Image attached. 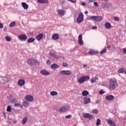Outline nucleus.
Wrapping results in <instances>:
<instances>
[{
    "label": "nucleus",
    "mask_w": 126,
    "mask_h": 126,
    "mask_svg": "<svg viewBox=\"0 0 126 126\" xmlns=\"http://www.w3.org/2000/svg\"><path fill=\"white\" fill-rule=\"evenodd\" d=\"M119 86V84L117 82L116 78H111L109 80V90H115Z\"/></svg>",
    "instance_id": "nucleus-1"
},
{
    "label": "nucleus",
    "mask_w": 126,
    "mask_h": 126,
    "mask_svg": "<svg viewBox=\"0 0 126 126\" xmlns=\"http://www.w3.org/2000/svg\"><path fill=\"white\" fill-rule=\"evenodd\" d=\"M87 20H95L97 22H100L103 20L102 16H92L87 18Z\"/></svg>",
    "instance_id": "nucleus-2"
},
{
    "label": "nucleus",
    "mask_w": 126,
    "mask_h": 126,
    "mask_svg": "<svg viewBox=\"0 0 126 126\" xmlns=\"http://www.w3.org/2000/svg\"><path fill=\"white\" fill-rule=\"evenodd\" d=\"M90 79V77H89V76H83L79 78L78 82L79 83V84H82V83H84L85 82V81H88V80Z\"/></svg>",
    "instance_id": "nucleus-3"
},
{
    "label": "nucleus",
    "mask_w": 126,
    "mask_h": 126,
    "mask_svg": "<svg viewBox=\"0 0 126 126\" xmlns=\"http://www.w3.org/2000/svg\"><path fill=\"white\" fill-rule=\"evenodd\" d=\"M68 110H69V106L68 105H65L59 109V112L60 113H65L66 112H68Z\"/></svg>",
    "instance_id": "nucleus-4"
},
{
    "label": "nucleus",
    "mask_w": 126,
    "mask_h": 126,
    "mask_svg": "<svg viewBox=\"0 0 126 126\" xmlns=\"http://www.w3.org/2000/svg\"><path fill=\"white\" fill-rule=\"evenodd\" d=\"M60 74L62 75H70L71 73H72V72H71V70H61L60 72Z\"/></svg>",
    "instance_id": "nucleus-5"
},
{
    "label": "nucleus",
    "mask_w": 126,
    "mask_h": 126,
    "mask_svg": "<svg viewBox=\"0 0 126 126\" xmlns=\"http://www.w3.org/2000/svg\"><path fill=\"white\" fill-rule=\"evenodd\" d=\"M84 19V16H83V13H80L79 14V16L77 18V23H81V22H83Z\"/></svg>",
    "instance_id": "nucleus-6"
},
{
    "label": "nucleus",
    "mask_w": 126,
    "mask_h": 126,
    "mask_svg": "<svg viewBox=\"0 0 126 126\" xmlns=\"http://www.w3.org/2000/svg\"><path fill=\"white\" fill-rule=\"evenodd\" d=\"M18 38L20 41H25L27 40V36L25 34L18 35Z\"/></svg>",
    "instance_id": "nucleus-7"
},
{
    "label": "nucleus",
    "mask_w": 126,
    "mask_h": 126,
    "mask_svg": "<svg viewBox=\"0 0 126 126\" xmlns=\"http://www.w3.org/2000/svg\"><path fill=\"white\" fill-rule=\"evenodd\" d=\"M83 117L85 119H89V120H93V116L90 115L89 113H83Z\"/></svg>",
    "instance_id": "nucleus-8"
},
{
    "label": "nucleus",
    "mask_w": 126,
    "mask_h": 126,
    "mask_svg": "<svg viewBox=\"0 0 126 126\" xmlns=\"http://www.w3.org/2000/svg\"><path fill=\"white\" fill-rule=\"evenodd\" d=\"M25 99L27 101H28V102H32V101L34 100V98L33 97V96L31 95H28L25 97Z\"/></svg>",
    "instance_id": "nucleus-9"
},
{
    "label": "nucleus",
    "mask_w": 126,
    "mask_h": 126,
    "mask_svg": "<svg viewBox=\"0 0 126 126\" xmlns=\"http://www.w3.org/2000/svg\"><path fill=\"white\" fill-rule=\"evenodd\" d=\"M78 43L80 46L83 45V40H82V34H80L78 36Z\"/></svg>",
    "instance_id": "nucleus-10"
},
{
    "label": "nucleus",
    "mask_w": 126,
    "mask_h": 126,
    "mask_svg": "<svg viewBox=\"0 0 126 126\" xmlns=\"http://www.w3.org/2000/svg\"><path fill=\"white\" fill-rule=\"evenodd\" d=\"M106 121L107 122L108 125H110V126H116V123L110 119H107Z\"/></svg>",
    "instance_id": "nucleus-11"
},
{
    "label": "nucleus",
    "mask_w": 126,
    "mask_h": 126,
    "mask_svg": "<svg viewBox=\"0 0 126 126\" xmlns=\"http://www.w3.org/2000/svg\"><path fill=\"white\" fill-rule=\"evenodd\" d=\"M106 100H108V101H112V100H114L115 99V96L113 95H106L105 96Z\"/></svg>",
    "instance_id": "nucleus-12"
},
{
    "label": "nucleus",
    "mask_w": 126,
    "mask_h": 126,
    "mask_svg": "<svg viewBox=\"0 0 126 126\" xmlns=\"http://www.w3.org/2000/svg\"><path fill=\"white\" fill-rule=\"evenodd\" d=\"M40 73L42 75H50V72L45 69H42L40 71Z\"/></svg>",
    "instance_id": "nucleus-13"
},
{
    "label": "nucleus",
    "mask_w": 126,
    "mask_h": 126,
    "mask_svg": "<svg viewBox=\"0 0 126 126\" xmlns=\"http://www.w3.org/2000/svg\"><path fill=\"white\" fill-rule=\"evenodd\" d=\"M53 40H57L60 39V35L58 33H54L52 35Z\"/></svg>",
    "instance_id": "nucleus-14"
},
{
    "label": "nucleus",
    "mask_w": 126,
    "mask_h": 126,
    "mask_svg": "<svg viewBox=\"0 0 126 126\" xmlns=\"http://www.w3.org/2000/svg\"><path fill=\"white\" fill-rule=\"evenodd\" d=\"M65 11L63 9H59L58 10V14L59 16H63L64 15Z\"/></svg>",
    "instance_id": "nucleus-15"
},
{
    "label": "nucleus",
    "mask_w": 126,
    "mask_h": 126,
    "mask_svg": "<svg viewBox=\"0 0 126 126\" xmlns=\"http://www.w3.org/2000/svg\"><path fill=\"white\" fill-rule=\"evenodd\" d=\"M18 84L19 86H23L25 84V81L23 79H20L18 81Z\"/></svg>",
    "instance_id": "nucleus-16"
},
{
    "label": "nucleus",
    "mask_w": 126,
    "mask_h": 126,
    "mask_svg": "<svg viewBox=\"0 0 126 126\" xmlns=\"http://www.w3.org/2000/svg\"><path fill=\"white\" fill-rule=\"evenodd\" d=\"M89 55H91V56L93 55H96L98 54V51H95L94 50H91L88 52Z\"/></svg>",
    "instance_id": "nucleus-17"
},
{
    "label": "nucleus",
    "mask_w": 126,
    "mask_h": 126,
    "mask_svg": "<svg viewBox=\"0 0 126 126\" xmlns=\"http://www.w3.org/2000/svg\"><path fill=\"white\" fill-rule=\"evenodd\" d=\"M91 102L90 98L86 96L84 98V104H89Z\"/></svg>",
    "instance_id": "nucleus-18"
},
{
    "label": "nucleus",
    "mask_w": 126,
    "mask_h": 126,
    "mask_svg": "<svg viewBox=\"0 0 126 126\" xmlns=\"http://www.w3.org/2000/svg\"><path fill=\"white\" fill-rule=\"evenodd\" d=\"M27 63L29 65H33L34 64V59H28Z\"/></svg>",
    "instance_id": "nucleus-19"
},
{
    "label": "nucleus",
    "mask_w": 126,
    "mask_h": 126,
    "mask_svg": "<svg viewBox=\"0 0 126 126\" xmlns=\"http://www.w3.org/2000/svg\"><path fill=\"white\" fill-rule=\"evenodd\" d=\"M59 67V65H58L56 63H53L51 65V68H52L53 69H58Z\"/></svg>",
    "instance_id": "nucleus-20"
},
{
    "label": "nucleus",
    "mask_w": 126,
    "mask_h": 126,
    "mask_svg": "<svg viewBox=\"0 0 126 126\" xmlns=\"http://www.w3.org/2000/svg\"><path fill=\"white\" fill-rule=\"evenodd\" d=\"M111 24L109 22H106L104 24V27L106 29H110L111 28Z\"/></svg>",
    "instance_id": "nucleus-21"
},
{
    "label": "nucleus",
    "mask_w": 126,
    "mask_h": 126,
    "mask_svg": "<svg viewBox=\"0 0 126 126\" xmlns=\"http://www.w3.org/2000/svg\"><path fill=\"white\" fill-rule=\"evenodd\" d=\"M43 34L40 33L36 36V39L38 41H40L41 39L43 38Z\"/></svg>",
    "instance_id": "nucleus-22"
},
{
    "label": "nucleus",
    "mask_w": 126,
    "mask_h": 126,
    "mask_svg": "<svg viewBox=\"0 0 126 126\" xmlns=\"http://www.w3.org/2000/svg\"><path fill=\"white\" fill-rule=\"evenodd\" d=\"M99 79H98V77H95L94 78H93L90 80L91 83H94V82H97Z\"/></svg>",
    "instance_id": "nucleus-23"
},
{
    "label": "nucleus",
    "mask_w": 126,
    "mask_h": 126,
    "mask_svg": "<svg viewBox=\"0 0 126 126\" xmlns=\"http://www.w3.org/2000/svg\"><path fill=\"white\" fill-rule=\"evenodd\" d=\"M37 1L39 3H49L48 0H37Z\"/></svg>",
    "instance_id": "nucleus-24"
},
{
    "label": "nucleus",
    "mask_w": 126,
    "mask_h": 126,
    "mask_svg": "<svg viewBox=\"0 0 126 126\" xmlns=\"http://www.w3.org/2000/svg\"><path fill=\"white\" fill-rule=\"evenodd\" d=\"M104 6L106 7V8H111V7H112V3L107 2L104 4Z\"/></svg>",
    "instance_id": "nucleus-25"
},
{
    "label": "nucleus",
    "mask_w": 126,
    "mask_h": 126,
    "mask_svg": "<svg viewBox=\"0 0 126 126\" xmlns=\"http://www.w3.org/2000/svg\"><path fill=\"white\" fill-rule=\"evenodd\" d=\"M22 5L24 9H28V5L25 2H22Z\"/></svg>",
    "instance_id": "nucleus-26"
},
{
    "label": "nucleus",
    "mask_w": 126,
    "mask_h": 126,
    "mask_svg": "<svg viewBox=\"0 0 126 126\" xmlns=\"http://www.w3.org/2000/svg\"><path fill=\"white\" fill-rule=\"evenodd\" d=\"M35 41V38L33 37H30L27 40L28 43H32Z\"/></svg>",
    "instance_id": "nucleus-27"
},
{
    "label": "nucleus",
    "mask_w": 126,
    "mask_h": 126,
    "mask_svg": "<svg viewBox=\"0 0 126 126\" xmlns=\"http://www.w3.org/2000/svg\"><path fill=\"white\" fill-rule=\"evenodd\" d=\"M88 94H89V93L87 91H83L82 92V95L83 96H87V95H88Z\"/></svg>",
    "instance_id": "nucleus-28"
},
{
    "label": "nucleus",
    "mask_w": 126,
    "mask_h": 126,
    "mask_svg": "<svg viewBox=\"0 0 126 126\" xmlns=\"http://www.w3.org/2000/svg\"><path fill=\"white\" fill-rule=\"evenodd\" d=\"M22 104H23V106H24V107H28V106H29V103L27 101H23Z\"/></svg>",
    "instance_id": "nucleus-29"
},
{
    "label": "nucleus",
    "mask_w": 126,
    "mask_h": 126,
    "mask_svg": "<svg viewBox=\"0 0 126 126\" xmlns=\"http://www.w3.org/2000/svg\"><path fill=\"white\" fill-rule=\"evenodd\" d=\"M50 95L51 96H56V95H58V92L56 91H52L50 93Z\"/></svg>",
    "instance_id": "nucleus-30"
},
{
    "label": "nucleus",
    "mask_w": 126,
    "mask_h": 126,
    "mask_svg": "<svg viewBox=\"0 0 126 126\" xmlns=\"http://www.w3.org/2000/svg\"><path fill=\"white\" fill-rule=\"evenodd\" d=\"M119 73H124L125 72V68H121L118 69V70Z\"/></svg>",
    "instance_id": "nucleus-31"
},
{
    "label": "nucleus",
    "mask_w": 126,
    "mask_h": 126,
    "mask_svg": "<svg viewBox=\"0 0 126 126\" xmlns=\"http://www.w3.org/2000/svg\"><path fill=\"white\" fill-rule=\"evenodd\" d=\"M49 55L51 56V57H53V58H57V54H56L55 53L50 52Z\"/></svg>",
    "instance_id": "nucleus-32"
},
{
    "label": "nucleus",
    "mask_w": 126,
    "mask_h": 126,
    "mask_svg": "<svg viewBox=\"0 0 126 126\" xmlns=\"http://www.w3.org/2000/svg\"><path fill=\"white\" fill-rule=\"evenodd\" d=\"M5 38L7 42H10V41H11V37L8 36H5Z\"/></svg>",
    "instance_id": "nucleus-33"
},
{
    "label": "nucleus",
    "mask_w": 126,
    "mask_h": 126,
    "mask_svg": "<svg viewBox=\"0 0 126 126\" xmlns=\"http://www.w3.org/2000/svg\"><path fill=\"white\" fill-rule=\"evenodd\" d=\"M33 63H34L35 65H39L40 64V62L34 59Z\"/></svg>",
    "instance_id": "nucleus-34"
},
{
    "label": "nucleus",
    "mask_w": 126,
    "mask_h": 126,
    "mask_svg": "<svg viewBox=\"0 0 126 126\" xmlns=\"http://www.w3.org/2000/svg\"><path fill=\"white\" fill-rule=\"evenodd\" d=\"M100 125H101V120L98 119L96 120V126H100Z\"/></svg>",
    "instance_id": "nucleus-35"
},
{
    "label": "nucleus",
    "mask_w": 126,
    "mask_h": 126,
    "mask_svg": "<svg viewBox=\"0 0 126 126\" xmlns=\"http://www.w3.org/2000/svg\"><path fill=\"white\" fill-rule=\"evenodd\" d=\"M12 110V108H11V106L8 105L6 109L7 112H11Z\"/></svg>",
    "instance_id": "nucleus-36"
},
{
    "label": "nucleus",
    "mask_w": 126,
    "mask_h": 126,
    "mask_svg": "<svg viewBox=\"0 0 126 126\" xmlns=\"http://www.w3.org/2000/svg\"><path fill=\"white\" fill-rule=\"evenodd\" d=\"M106 51H107V48H105L103 50H102L100 52V54L103 55V54H105V53H106Z\"/></svg>",
    "instance_id": "nucleus-37"
},
{
    "label": "nucleus",
    "mask_w": 126,
    "mask_h": 126,
    "mask_svg": "<svg viewBox=\"0 0 126 126\" xmlns=\"http://www.w3.org/2000/svg\"><path fill=\"white\" fill-rule=\"evenodd\" d=\"M26 122H27V118L26 117V118H24V119H23V120L22 121V123L23 125H24L26 124Z\"/></svg>",
    "instance_id": "nucleus-38"
},
{
    "label": "nucleus",
    "mask_w": 126,
    "mask_h": 126,
    "mask_svg": "<svg viewBox=\"0 0 126 126\" xmlns=\"http://www.w3.org/2000/svg\"><path fill=\"white\" fill-rule=\"evenodd\" d=\"M10 27H13V26H15V22H13L11 23L9 25Z\"/></svg>",
    "instance_id": "nucleus-39"
},
{
    "label": "nucleus",
    "mask_w": 126,
    "mask_h": 126,
    "mask_svg": "<svg viewBox=\"0 0 126 126\" xmlns=\"http://www.w3.org/2000/svg\"><path fill=\"white\" fill-rule=\"evenodd\" d=\"M93 114H98V110L97 109H94L92 110Z\"/></svg>",
    "instance_id": "nucleus-40"
},
{
    "label": "nucleus",
    "mask_w": 126,
    "mask_h": 126,
    "mask_svg": "<svg viewBox=\"0 0 126 126\" xmlns=\"http://www.w3.org/2000/svg\"><path fill=\"white\" fill-rule=\"evenodd\" d=\"M14 106L15 107H22V106H21V104L19 103H15Z\"/></svg>",
    "instance_id": "nucleus-41"
},
{
    "label": "nucleus",
    "mask_w": 126,
    "mask_h": 126,
    "mask_svg": "<svg viewBox=\"0 0 126 126\" xmlns=\"http://www.w3.org/2000/svg\"><path fill=\"white\" fill-rule=\"evenodd\" d=\"M62 65H63L64 67H67L68 66V65L67 63H63Z\"/></svg>",
    "instance_id": "nucleus-42"
},
{
    "label": "nucleus",
    "mask_w": 126,
    "mask_h": 126,
    "mask_svg": "<svg viewBox=\"0 0 126 126\" xmlns=\"http://www.w3.org/2000/svg\"><path fill=\"white\" fill-rule=\"evenodd\" d=\"M115 21H119L120 20V18L118 17H114Z\"/></svg>",
    "instance_id": "nucleus-43"
},
{
    "label": "nucleus",
    "mask_w": 126,
    "mask_h": 126,
    "mask_svg": "<svg viewBox=\"0 0 126 126\" xmlns=\"http://www.w3.org/2000/svg\"><path fill=\"white\" fill-rule=\"evenodd\" d=\"M94 6H97V7L99 6V4H98V2H97L96 1L94 2Z\"/></svg>",
    "instance_id": "nucleus-44"
},
{
    "label": "nucleus",
    "mask_w": 126,
    "mask_h": 126,
    "mask_svg": "<svg viewBox=\"0 0 126 126\" xmlns=\"http://www.w3.org/2000/svg\"><path fill=\"white\" fill-rule=\"evenodd\" d=\"M71 118H72V116L70 115H68L65 116L66 119H71Z\"/></svg>",
    "instance_id": "nucleus-45"
},
{
    "label": "nucleus",
    "mask_w": 126,
    "mask_h": 126,
    "mask_svg": "<svg viewBox=\"0 0 126 126\" xmlns=\"http://www.w3.org/2000/svg\"><path fill=\"white\" fill-rule=\"evenodd\" d=\"M46 63L47 64H48V65H50V64H51V61L50 60H47L46 61Z\"/></svg>",
    "instance_id": "nucleus-46"
},
{
    "label": "nucleus",
    "mask_w": 126,
    "mask_h": 126,
    "mask_svg": "<svg viewBox=\"0 0 126 126\" xmlns=\"http://www.w3.org/2000/svg\"><path fill=\"white\" fill-rule=\"evenodd\" d=\"M92 29L93 30H96V29H97V26H94L92 27Z\"/></svg>",
    "instance_id": "nucleus-47"
},
{
    "label": "nucleus",
    "mask_w": 126,
    "mask_h": 126,
    "mask_svg": "<svg viewBox=\"0 0 126 126\" xmlns=\"http://www.w3.org/2000/svg\"><path fill=\"white\" fill-rule=\"evenodd\" d=\"M70 2H72V3H75L76 2V1L73 0H68Z\"/></svg>",
    "instance_id": "nucleus-48"
},
{
    "label": "nucleus",
    "mask_w": 126,
    "mask_h": 126,
    "mask_svg": "<svg viewBox=\"0 0 126 126\" xmlns=\"http://www.w3.org/2000/svg\"><path fill=\"white\" fill-rule=\"evenodd\" d=\"M2 28H3V25L0 23V29H1Z\"/></svg>",
    "instance_id": "nucleus-49"
},
{
    "label": "nucleus",
    "mask_w": 126,
    "mask_h": 126,
    "mask_svg": "<svg viewBox=\"0 0 126 126\" xmlns=\"http://www.w3.org/2000/svg\"><path fill=\"white\" fill-rule=\"evenodd\" d=\"M99 94H100L101 95H102V94H104V92L102 90H100L99 91Z\"/></svg>",
    "instance_id": "nucleus-50"
},
{
    "label": "nucleus",
    "mask_w": 126,
    "mask_h": 126,
    "mask_svg": "<svg viewBox=\"0 0 126 126\" xmlns=\"http://www.w3.org/2000/svg\"><path fill=\"white\" fill-rule=\"evenodd\" d=\"M86 3H85V2H81V5H82L83 6H84V5H86Z\"/></svg>",
    "instance_id": "nucleus-51"
},
{
    "label": "nucleus",
    "mask_w": 126,
    "mask_h": 126,
    "mask_svg": "<svg viewBox=\"0 0 126 126\" xmlns=\"http://www.w3.org/2000/svg\"><path fill=\"white\" fill-rule=\"evenodd\" d=\"M12 102L13 103H15V102H16V99H15V98H13V99H12Z\"/></svg>",
    "instance_id": "nucleus-52"
},
{
    "label": "nucleus",
    "mask_w": 126,
    "mask_h": 126,
    "mask_svg": "<svg viewBox=\"0 0 126 126\" xmlns=\"http://www.w3.org/2000/svg\"><path fill=\"white\" fill-rule=\"evenodd\" d=\"M123 53L126 54V48H123Z\"/></svg>",
    "instance_id": "nucleus-53"
},
{
    "label": "nucleus",
    "mask_w": 126,
    "mask_h": 126,
    "mask_svg": "<svg viewBox=\"0 0 126 126\" xmlns=\"http://www.w3.org/2000/svg\"><path fill=\"white\" fill-rule=\"evenodd\" d=\"M99 102H100V100H96L95 104H99Z\"/></svg>",
    "instance_id": "nucleus-54"
},
{
    "label": "nucleus",
    "mask_w": 126,
    "mask_h": 126,
    "mask_svg": "<svg viewBox=\"0 0 126 126\" xmlns=\"http://www.w3.org/2000/svg\"><path fill=\"white\" fill-rule=\"evenodd\" d=\"M96 0H89L90 2H93V1H95Z\"/></svg>",
    "instance_id": "nucleus-55"
},
{
    "label": "nucleus",
    "mask_w": 126,
    "mask_h": 126,
    "mask_svg": "<svg viewBox=\"0 0 126 126\" xmlns=\"http://www.w3.org/2000/svg\"><path fill=\"white\" fill-rule=\"evenodd\" d=\"M83 66L84 67H86V66H87V65H86V64H84V65H83Z\"/></svg>",
    "instance_id": "nucleus-56"
},
{
    "label": "nucleus",
    "mask_w": 126,
    "mask_h": 126,
    "mask_svg": "<svg viewBox=\"0 0 126 126\" xmlns=\"http://www.w3.org/2000/svg\"><path fill=\"white\" fill-rule=\"evenodd\" d=\"M88 13V11H86L85 12V14H87Z\"/></svg>",
    "instance_id": "nucleus-57"
},
{
    "label": "nucleus",
    "mask_w": 126,
    "mask_h": 126,
    "mask_svg": "<svg viewBox=\"0 0 126 126\" xmlns=\"http://www.w3.org/2000/svg\"><path fill=\"white\" fill-rule=\"evenodd\" d=\"M110 48H111V46H109L108 47V49H110Z\"/></svg>",
    "instance_id": "nucleus-58"
},
{
    "label": "nucleus",
    "mask_w": 126,
    "mask_h": 126,
    "mask_svg": "<svg viewBox=\"0 0 126 126\" xmlns=\"http://www.w3.org/2000/svg\"><path fill=\"white\" fill-rule=\"evenodd\" d=\"M125 74H126V70L125 71Z\"/></svg>",
    "instance_id": "nucleus-59"
},
{
    "label": "nucleus",
    "mask_w": 126,
    "mask_h": 126,
    "mask_svg": "<svg viewBox=\"0 0 126 126\" xmlns=\"http://www.w3.org/2000/svg\"><path fill=\"white\" fill-rule=\"evenodd\" d=\"M124 120H126V118H125Z\"/></svg>",
    "instance_id": "nucleus-60"
}]
</instances>
